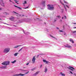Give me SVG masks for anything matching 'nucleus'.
<instances>
[{"mask_svg": "<svg viewBox=\"0 0 76 76\" xmlns=\"http://www.w3.org/2000/svg\"><path fill=\"white\" fill-rule=\"evenodd\" d=\"M21 16H24V15H20Z\"/></svg>", "mask_w": 76, "mask_h": 76, "instance_id": "obj_40", "label": "nucleus"}, {"mask_svg": "<svg viewBox=\"0 0 76 76\" xmlns=\"http://www.w3.org/2000/svg\"><path fill=\"white\" fill-rule=\"evenodd\" d=\"M29 73V71H28L27 72L25 73L26 74H27V73Z\"/></svg>", "mask_w": 76, "mask_h": 76, "instance_id": "obj_37", "label": "nucleus"}, {"mask_svg": "<svg viewBox=\"0 0 76 76\" xmlns=\"http://www.w3.org/2000/svg\"><path fill=\"white\" fill-rule=\"evenodd\" d=\"M59 1H60V3H61L62 4V5H63V6H64L66 12L67 11V9H66V7H67V8L69 9V8H70V4H68V5H64V4L63 3H62V2H61V0H59Z\"/></svg>", "mask_w": 76, "mask_h": 76, "instance_id": "obj_1", "label": "nucleus"}, {"mask_svg": "<svg viewBox=\"0 0 76 76\" xmlns=\"http://www.w3.org/2000/svg\"><path fill=\"white\" fill-rule=\"evenodd\" d=\"M0 3L1 5L2 6H4V3H3V0H1L0 1Z\"/></svg>", "mask_w": 76, "mask_h": 76, "instance_id": "obj_8", "label": "nucleus"}, {"mask_svg": "<svg viewBox=\"0 0 76 76\" xmlns=\"http://www.w3.org/2000/svg\"><path fill=\"white\" fill-rule=\"evenodd\" d=\"M4 14H5V15H7L8 14H7V13L6 12H4Z\"/></svg>", "mask_w": 76, "mask_h": 76, "instance_id": "obj_28", "label": "nucleus"}, {"mask_svg": "<svg viewBox=\"0 0 76 76\" xmlns=\"http://www.w3.org/2000/svg\"><path fill=\"white\" fill-rule=\"evenodd\" d=\"M23 32L24 34H28V33L26 32V31H23Z\"/></svg>", "mask_w": 76, "mask_h": 76, "instance_id": "obj_25", "label": "nucleus"}, {"mask_svg": "<svg viewBox=\"0 0 76 76\" xmlns=\"http://www.w3.org/2000/svg\"><path fill=\"white\" fill-rule=\"evenodd\" d=\"M45 1H43L42 2V4H45Z\"/></svg>", "mask_w": 76, "mask_h": 76, "instance_id": "obj_31", "label": "nucleus"}, {"mask_svg": "<svg viewBox=\"0 0 76 76\" xmlns=\"http://www.w3.org/2000/svg\"><path fill=\"white\" fill-rule=\"evenodd\" d=\"M69 72L70 73H71V74H73V72H72L71 71H69Z\"/></svg>", "mask_w": 76, "mask_h": 76, "instance_id": "obj_30", "label": "nucleus"}, {"mask_svg": "<svg viewBox=\"0 0 76 76\" xmlns=\"http://www.w3.org/2000/svg\"><path fill=\"white\" fill-rule=\"evenodd\" d=\"M50 37H52V38H54V39H56V40L57 39V38H56V37H54L52 35H50Z\"/></svg>", "mask_w": 76, "mask_h": 76, "instance_id": "obj_15", "label": "nucleus"}, {"mask_svg": "<svg viewBox=\"0 0 76 76\" xmlns=\"http://www.w3.org/2000/svg\"><path fill=\"white\" fill-rule=\"evenodd\" d=\"M64 18V19H66V16H64L62 18V19H63Z\"/></svg>", "mask_w": 76, "mask_h": 76, "instance_id": "obj_21", "label": "nucleus"}, {"mask_svg": "<svg viewBox=\"0 0 76 76\" xmlns=\"http://www.w3.org/2000/svg\"><path fill=\"white\" fill-rule=\"evenodd\" d=\"M14 12V13H15V14H18V13H16L15 12Z\"/></svg>", "mask_w": 76, "mask_h": 76, "instance_id": "obj_38", "label": "nucleus"}, {"mask_svg": "<svg viewBox=\"0 0 76 76\" xmlns=\"http://www.w3.org/2000/svg\"><path fill=\"white\" fill-rule=\"evenodd\" d=\"M38 74V72H37L33 74L34 76H37Z\"/></svg>", "mask_w": 76, "mask_h": 76, "instance_id": "obj_16", "label": "nucleus"}, {"mask_svg": "<svg viewBox=\"0 0 76 76\" xmlns=\"http://www.w3.org/2000/svg\"><path fill=\"white\" fill-rule=\"evenodd\" d=\"M9 61H5L4 62L2 63V64L3 65H5V66H7V65H8L9 64Z\"/></svg>", "mask_w": 76, "mask_h": 76, "instance_id": "obj_4", "label": "nucleus"}, {"mask_svg": "<svg viewBox=\"0 0 76 76\" xmlns=\"http://www.w3.org/2000/svg\"><path fill=\"white\" fill-rule=\"evenodd\" d=\"M60 73L62 76H65V74H64V73H63L62 72H61Z\"/></svg>", "mask_w": 76, "mask_h": 76, "instance_id": "obj_23", "label": "nucleus"}, {"mask_svg": "<svg viewBox=\"0 0 76 76\" xmlns=\"http://www.w3.org/2000/svg\"><path fill=\"white\" fill-rule=\"evenodd\" d=\"M28 7H27L26 8H24L23 9H28Z\"/></svg>", "mask_w": 76, "mask_h": 76, "instance_id": "obj_35", "label": "nucleus"}, {"mask_svg": "<svg viewBox=\"0 0 76 76\" xmlns=\"http://www.w3.org/2000/svg\"><path fill=\"white\" fill-rule=\"evenodd\" d=\"M18 53H15L14 54V56H18Z\"/></svg>", "mask_w": 76, "mask_h": 76, "instance_id": "obj_20", "label": "nucleus"}, {"mask_svg": "<svg viewBox=\"0 0 76 76\" xmlns=\"http://www.w3.org/2000/svg\"><path fill=\"white\" fill-rule=\"evenodd\" d=\"M67 68L68 69L72 70V71H73V70H75L74 68L72 66H69V67H67Z\"/></svg>", "mask_w": 76, "mask_h": 76, "instance_id": "obj_5", "label": "nucleus"}, {"mask_svg": "<svg viewBox=\"0 0 76 76\" xmlns=\"http://www.w3.org/2000/svg\"><path fill=\"white\" fill-rule=\"evenodd\" d=\"M70 41V42H72V43H74V41H73V39H70L69 40Z\"/></svg>", "mask_w": 76, "mask_h": 76, "instance_id": "obj_17", "label": "nucleus"}, {"mask_svg": "<svg viewBox=\"0 0 76 76\" xmlns=\"http://www.w3.org/2000/svg\"><path fill=\"white\" fill-rule=\"evenodd\" d=\"M7 25H10L8 24H6Z\"/></svg>", "mask_w": 76, "mask_h": 76, "instance_id": "obj_46", "label": "nucleus"}, {"mask_svg": "<svg viewBox=\"0 0 76 76\" xmlns=\"http://www.w3.org/2000/svg\"><path fill=\"white\" fill-rule=\"evenodd\" d=\"M10 50V49L9 48H5L4 50V52L5 53H9V52Z\"/></svg>", "mask_w": 76, "mask_h": 76, "instance_id": "obj_3", "label": "nucleus"}, {"mask_svg": "<svg viewBox=\"0 0 76 76\" xmlns=\"http://www.w3.org/2000/svg\"><path fill=\"white\" fill-rule=\"evenodd\" d=\"M61 17L60 16H57L56 17V19H60Z\"/></svg>", "mask_w": 76, "mask_h": 76, "instance_id": "obj_14", "label": "nucleus"}, {"mask_svg": "<svg viewBox=\"0 0 76 76\" xmlns=\"http://www.w3.org/2000/svg\"><path fill=\"white\" fill-rule=\"evenodd\" d=\"M25 75V74H22L21 73H20L19 74H16V75L17 76H24Z\"/></svg>", "mask_w": 76, "mask_h": 76, "instance_id": "obj_10", "label": "nucleus"}, {"mask_svg": "<svg viewBox=\"0 0 76 76\" xmlns=\"http://www.w3.org/2000/svg\"><path fill=\"white\" fill-rule=\"evenodd\" d=\"M0 20H1V19H0Z\"/></svg>", "mask_w": 76, "mask_h": 76, "instance_id": "obj_57", "label": "nucleus"}, {"mask_svg": "<svg viewBox=\"0 0 76 76\" xmlns=\"http://www.w3.org/2000/svg\"><path fill=\"white\" fill-rule=\"evenodd\" d=\"M26 1H24V3H23V4H26Z\"/></svg>", "mask_w": 76, "mask_h": 76, "instance_id": "obj_33", "label": "nucleus"}, {"mask_svg": "<svg viewBox=\"0 0 76 76\" xmlns=\"http://www.w3.org/2000/svg\"><path fill=\"white\" fill-rule=\"evenodd\" d=\"M63 28H64V26H63Z\"/></svg>", "mask_w": 76, "mask_h": 76, "instance_id": "obj_56", "label": "nucleus"}, {"mask_svg": "<svg viewBox=\"0 0 76 76\" xmlns=\"http://www.w3.org/2000/svg\"><path fill=\"white\" fill-rule=\"evenodd\" d=\"M35 60H36L35 56H34L32 60V62L33 63H35Z\"/></svg>", "mask_w": 76, "mask_h": 76, "instance_id": "obj_7", "label": "nucleus"}, {"mask_svg": "<svg viewBox=\"0 0 76 76\" xmlns=\"http://www.w3.org/2000/svg\"><path fill=\"white\" fill-rule=\"evenodd\" d=\"M60 21H62L61 20H60Z\"/></svg>", "mask_w": 76, "mask_h": 76, "instance_id": "obj_53", "label": "nucleus"}, {"mask_svg": "<svg viewBox=\"0 0 76 76\" xmlns=\"http://www.w3.org/2000/svg\"><path fill=\"white\" fill-rule=\"evenodd\" d=\"M56 29H59V28H58V27H57Z\"/></svg>", "mask_w": 76, "mask_h": 76, "instance_id": "obj_45", "label": "nucleus"}, {"mask_svg": "<svg viewBox=\"0 0 76 76\" xmlns=\"http://www.w3.org/2000/svg\"><path fill=\"white\" fill-rule=\"evenodd\" d=\"M72 32L73 34H76V31H72Z\"/></svg>", "mask_w": 76, "mask_h": 76, "instance_id": "obj_24", "label": "nucleus"}, {"mask_svg": "<svg viewBox=\"0 0 76 76\" xmlns=\"http://www.w3.org/2000/svg\"><path fill=\"white\" fill-rule=\"evenodd\" d=\"M20 46H21V45H18L14 47V48H18V47H19Z\"/></svg>", "mask_w": 76, "mask_h": 76, "instance_id": "obj_13", "label": "nucleus"}, {"mask_svg": "<svg viewBox=\"0 0 76 76\" xmlns=\"http://www.w3.org/2000/svg\"><path fill=\"white\" fill-rule=\"evenodd\" d=\"M42 65H41L40 66V68H41V67H42Z\"/></svg>", "mask_w": 76, "mask_h": 76, "instance_id": "obj_34", "label": "nucleus"}, {"mask_svg": "<svg viewBox=\"0 0 76 76\" xmlns=\"http://www.w3.org/2000/svg\"><path fill=\"white\" fill-rule=\"evenodd\" d=\"M63 34H64V35H66V33H65V32H63Z\"/></svg>", "mask_w": 76, "mask_h": 76, "instance_id": "obj_32", "label": "nucleus"}, {"mask_svg": "<svg viewBox=\"0 0 76 76\" xmlns=\"http://www.w3.org/2000/svg\"><path fill=\"white\" fill-rule=\"evenodd\" d=\"M6 66H4V68H6Z\"/></svg>", "mask_w": 76, "mask_h": 76, "instance_id": "obj_43", "label": "nucleus"}, {"mask_svg": "<svg viewBox=\"0 0 76 76\" xmlns=\"http://www.w3.org/2000/svg\"><path fill=\"white\" fill-rule=\"evenodd\" d=\"M74 24H76V23H73Z\"/></svg>", "mask_w": 76, "mask_h": 76, "instance_id": "obj_52", "label": "nucleus"}, {"mask_svg": "<svg viewBox=\"0 0 76 76\" xmlns=\"http://www.w3.org/2000/svg\"><path fill=\"white\" fill-rule=\"evenodd\" d=\"M14 6L15 7H17V8H18V9H20V10H22V8L20 7H19L15 5H14Z\"/></svg>", "mask_w": 76, "mask_h": 76, "instance_id": "obj_12", "label": "nucleus"}, {"mask_svg": "<svg viewBox=\"0 0 76 76\" xmlns=\"http://www.w3.org/2000/svg\"><path fill=\"white\" fill-rule=\"evenodd\" d=\"M63 12V10H62V12Z\"/></svg>", "mask_w": 76, "mask_h": 76, "instance_id": "obj_47", "label": "nucleus"}, {"mask_svg": "<svg viewBox=\"0 0 76 76\" xmlns=\"http://www.w3.org/2000/svg\"><path fill=\"white\" fill-rule=\"evenodd\" d=\"M47 68H45V69L44 72H45V73H46L47 72Z\"/></svg>", "mask_w": 76, "mask_h": 76, "instance_id": "obj_19", "label": "nucleus"}, {"mask_svg": "<svg viewBox=\"0 0 76 76\" xmlns=\"http://www.w3.org/2000/svg\"><path fill=\"white\" fill-rule=\"evenodd\" d=\"M16 62V60H14L13 61H12L11 62V63H12V64H14V63H15Z\"/></svg>", "mask_w": 76, "mask_h": 76, "instance_id": "obj_18", "label": "nucleus"}, {"mask_svg": "<svg viewBox=\"0 0 76 76\" xmlns=\"http://www.w3.org/2000/svg\"><path fill=\"white\" fill-rule=\"evenodd\" d=\"M73 28V29H75L76 28V27H74Z\"/></svg>", "mask_w": 76, "mask_h": 76, "instance_id": "obj_44", "label": "nucleus"}, {"mask_svg": "<svg viewBox=\"0 0 76 76\" xmlns=\"http://www.w3.org/2000/svg\"><path fill=\"white\" fill-rule=\"evenodd\" d=\"M14 0V1H15V3H17V4H19V3L17 2H18L19 1H17L16 0Z\"/></svg>", "mask_w": 76, "mask_h": 76, "instance_id": "obj_22", "label": "nucleus"}, {"mask_svg": "<svg viewBox=\"0 0 76 76\" xmlns=\"http://www.w3.org/2000/svg\"><path fill=\"white\" fill-rule=\"evenodd\" d=\"M10 2H12V1H11V0H10Z\"/></svg>", "mask_w": 76, "mask_h": 76, "instance_id": "obj_42", "label": "nucleus"}, {"mask_svg": "<svg viewBox=\"0 0 76 76\" xmlns=\"http://www.w3.org/2000/svg\"><path fill=\"white\" fill-rule=\"evenodd\" d=\"M1 10V8H0V10Z\"/></svg>", "mask_w": 76, "mask_h": 76, "instance_id": "obj_49", "label": "nucleus"}, {"mask_svg": "<svg viewBox=\"0 0 76 76\" xmlns=\"http://www.w3.org/2000/svg\"><path fill=\"white\" fill-rule=\"evenodd\" d=\"M56 20H55V21H54V22H56Z\"/></svg>", "mask_w": 76, "mask_h": 76, "instance_id": "obj_51", "label": "nucleus"}, {"mask_svg": "<svg viewBox=\"0 0 76 76\" xmlns=\"http://www.w3.org/2000/svg\"><path fill=\"white\" fill-rule=\"evenodd\" d=\"M64 47L66 48H72V46L68 44L64 45Z\"/></svg>", "mask_w": 76, "mask_h": 76, "instance_id": "obj_6", "label": "nucleus"}, {"mask_svg": "<svg viewBox=\"0 0 76 76\" xmlns=\"http://www.w3.org/2000/svg\"><path fill=\"white\" fill-rule=\"evenodd\" d=\"M64 1L65 3H66V4H68V2H67L65 0H64Z\"/></svg>", "mask_w": 76, "mask_h": 76, "instance_id": "obj_26", "label": "nucleus"}, {"mask_svg": "<svg viewBox=\"0 0 76 76\" xmlns=\"http://www.w3.org/2000/svg\"><path fill=\"white\" fill-rule=\"evenodd\" d=\"M74 75L75 76H76V73H74Z\"/></svg>", "mask_w": 76, "mask_h": 76, "instance_id": "obj_41", "label": "nucleus"}, {"mask_svg": "<svg viewBox=\"0 0 76 76\" xmlns=\"http://www.w3.org/2000/svg\"><path fill=\"white\" fill-rule=\"evenodd\" d=\"M28 64H29V63H28L26 64V65H28Z\"/></svg>", "mask_w": 76, "mask_h": 76, "instance_id": "obj_39", "label": "nucleus"}, {"mask_svg": "<svg viewBox=\"0 0 76 76\" xmlns=\"http://www.w3.org/2000/svg\"><path fill=\"white\" fill-rule=\"evenodd\" d=\"M75 38H76V37H75Z\"/></svg>", "mask_w": 76, "mask_h": 76, "instance_id": "obj_55", "label": "nucleus"}, {"mask_svg": "<svg viewBox=\"0 0 76 76\" xmlns=\"http://www.w3.org/2000/svg\"><path fill=\"white\" fill-rule=\"evenodd\" d=\"M68 26V27H69V28H70V26Z\"/></svg>", "mask_w": 76, "mask_h": 76, "instance_id": "obj_50", "label": "nucleus"}, {"mask_svg": "<svg viewBox=\"0 0 76 76\" xmlns=\"http://www.w3.org/2000/svg\"><path fill=\"white\" fill-rule=\"evenodd\" d=\"M15 18V17H13V16H12L11 18H10V19L12 21H14Z\"/></svg>", "mask_w": 76, "mask_h": 76, "instance_id": "obj_9", "label": "nucleus"}, {"mask_svg": "<svg viewBox=\"0 0 76 76\" xmlns=\"http://www.w3.org/2000/svg\"><path fill=\"white\" fill-rule=\"evenodd\" d=\"M4 23V24H7V23Z\"/></svg>", "mask_w": 76, "mask_h": 76, "instance_id": "obj_48", "label": "nucleus"}, {"mask_svg": "<svg viewBox=\"0 0 76 76\" xmlns=\"http://www.w3.org/2000/svg\"><path fill=\"white\" fill-rule=\"evenodd\" d=\"M24 71H26V70H24Z\"/></svg>", "mask_w": 76, "mask_h": 76, "instance_id": "obj_54", "label": "nucleus"}, {"mask_svg": "<svg viewBox=\"0 0 76 76\" xmlns=\"http://www.w3.org/2000/svg\"><path fill=\"white\" fill-rule=\"evenodd\" d=\"M43 62H44V63H46V64H48V63H49V62H48V61H46V60H45L43 59Z\"/></svg>", "mask_w": 76, "mask_h": 76, "instance_id": "obj_11", "label": "nucleus"}, {"mask_svg": "<svg viewBox=\"0 0 76 76\" xmlns=\"http://www.w3.org/2000/svg\"><path fill=\"white\" fill-rule=\"evenodd\" d=\"M59 32H63V31H62V30H59Z\"/></svg>", "mask_w": 76, "mask_h": 76, "instance_id": "obj_36", "label": "nucleus"}, {"mask_svg": "<svg viewBox=\"0 0 76 76\" xmlns=\"http://www.w3.org/2000/svg\"><path fill=\"white\" fill-rule=\"evenodd\" d=\"M35 70V68H34L31 69V70H32V71H34Z\"/></svg>", "mask_w": 76, "mask_h": 76, "instance_id": "obj_27", "label": "nucleus"}, {"mask_svg": "<svg viewBox=\"0 0 76 76\" xmlns=\"http://www.w3.org/2000/svg\"><path fill=\"white\" fill-rule=\"evenodd\" d=\"M23 47L22 48H21V49H20L19 51H18V52H19V51H21V50H22V49H23Z\"/></svg>", "mask_w": 76, "mask_h": 76, "instance_id": "obj_29", "label": "nucleus"}, {"mask_svg": "<svg viewBox=\"0 0 76 76\" xmlns=\"http://www.w3.org/2000/svg\"><path fill=\"white\" fill-rule=\"evenodd\" d=\"M48 9L49 10H53L54 9V8L53 7V5H52L49 4L48 5Z\"/></svg>", "mask_w": 76, "mask_h": 76, "instance_id": "obj_2", "label": "nucleus"}]
</instances>
